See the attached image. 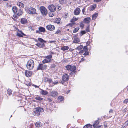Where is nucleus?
I'll use <instances>...</instances> for the list:
<instances>
[{"mask_svg": "<svg viewBox=\"0 0 128 128\" xmlns=\"http://www.w3.org/2000/svg\"><path fill=\"white\" fill-rule=\"evenodd\" d=\"M66 69L68 71H70L71 75H73L76 73V67L74 66H72L70 65H68L65 66Z\"/></svg>", "mask_w": 128, "mask_h": 128, "instance_id": "obj_1", "label": "nucleus"}, {"mask_svg": "<svg viewBox=\"0 0 128 128\" xmlns=\"http://www.w3.org/2000/svg\"><path fill=\"white\" fill-rule=\"evenodd\" d=\"M44 110L42 108L40 107L36 108H35V110L33 112V114L34 116H39L40 115V112H43Z\"/></svg>", "mask_w": 128, "mask_h": 128, "instance_id": "obj_2", "label": "nucleus"}, {"mask_svg": "<svg viewBox=\"0 0 128 128\" xmlns=\"http://www.w3.org/2000/svg\"><path fill=\"white\" fill-rule=\"evenodd\" d=\"M34 63L33 60H29L28 62L26 67L28 69L31 70L34 67Z\"/></svg>", "mask_w": 128, "mask_h": 128, "instance_id": "obj_3", "label": "nucleus"}, {"mask_svg": "<svg viewBox=\"0 0 128 128\" xmlns=\"http://www.w3.org/2000/svg\"><path fill=\"white\" fill-rule=\"evenodd\" d=\"M27 12L29 14H33L36 13V10L34 8L31 7L28 10Z\"/></svg>", "mask_w": 128, "mask_h": 128, "instance_id": "obj_4", "label": "nucleus"}, {"mask_svg": "<svg viewBox=\"0 0 128 128\" xmlns=\"http://www.w3.org/2000/svg\"><path fill=\"white\" fill-rule=\"evenodd\" d=\"M47 66L46 64H40L38 66L37 68V70H44L46 69Z\"/></svg>", "mask_w": 128, "mask_h": 128, "instance_id": "obj_5", "label": "nucleus"}, {"mask_svg": "<svg viewBox=\"0 0 128 128\" xmlns=\"http://www.w3.org/2000/svg\"><path fill=\"white\" fill-rule=\"evenodd\" d=\"M40 10L41 13L43 15H46L47 14V11L44 6H41L40 8Z\"/></svg>", "mask_w": 128, "mask_h": 128, "instance_id": "obj_6", "label": "nucleus"}, {"mask_svg": "<svg viewBox=\"0 0 128 128\" xmlns=\"http://www.w3.org/2000/svg\"><path fill=\"white\" fill-rule=\"evenodd\" d=\"M22 12L21 9H20L18 10L17 13H16L15 16H14V17L16 18H18V16L22 15Z\"/></svg>", "mask_w": 128, "mask_h": 128, "instance_id": "obj_7", "label": "nucleus"}, {"mask_svg": "<svg viewBox=\"0 0 128 128\" xmlns=\"http://www.w3.org/2000/svg\"><path fill=\"white\" fill-rule=\"evenodd\" d=\"M48 8L49 9L51 12H54L56 10V8L53 4L49 5Z\"/></svg>", "mask_w": 128, "mask_h": 128, "instance_id": "obj_8", "label": "nucleus"}, {"mask_svg": "<svg viewBox=\"0 0 128 128\" xmlns=\"http://www.w3.org/2000/svg\"><path fill=\"white\" fill-rule=\"evenodd\" d=\"M69 79L68 75L66 74H64L62 77V80L64 82H66Z\"/></svg>", "mask_w": 128, "mask_h": 128, "instance_id": "obj_9", "label": "nucleus"}, {"mask_svg": "<svg viewBox=\"0 0 128 128\" xmlns=\"http://www.w3.org/2000/svg\"><path fill=\"white\" fill-rule=\"evenodd\" d=\"M46 28L47 30H53L55 29L54 26L51 24L46 26Z\"/></svg>", "mask_w": 128, "mask_h": 128, "instance_id": "obj_10", "label": "nucleus"}, {"mask_svg": "<svg viewBox=\"0 0 128 128\" xmlns=\"http://www.w3.org/2000/svg\"><path fill=\"white\" fill-rule=\"evenodd\" d=\"M80 12V9L77 8H76L74 11V14L75 15H78L79 14Z\"/></svg>", "mask_w": 128, "mask_h": 128, "instance_id": "obj_11", "label": "nucleus"}, {"mask_svg": "<svg viewBox=\"0 0 128 128\" xmlns=\"http://www.w3.org/2000/svg\"><path fill=\"white\" fill-rule=\"evenodd\" d=\"M43 80L45 82H48L49 84L52 82V80L51 78L46 77L44 78Z\"/></svg>", "mask_w": 128, "mask_h": 128, "instance_id": "obj_12", "label": "nucleus"}, {"mask_svg": "<svg viewBox=\"0 0 128 128\" xmlns=\"http://www.w3.org/2000/svg\"><path fill=\"white\" fill-rule=\"evenodd\" d=\"M99 122L98 120H96L94 122L93 126L94 128H100L101 125L99 126H97Z\"/></svg>", "mask_w": 128, "mask_h": 128, "instance_id": "obj_13", "label": "nucleus"}, {"mask_svg": "<svg viewBox=\"0 0 128 128\" xmlns=\"http://www.w3.org/2000/svg\"><path fill=\"white\" fill-rule=\"evenodd\" d=\"M25 74L26 76L30 77L32 74V72L29 71H26L25 72Z\"/></svg>", "mask_w": 128, "mask_h": 128, "instance_id": "obj_14", "label": "nucleus"}, {"mask_svg": "<svg viewBox=\"0 0 128 128\" xmlns=\"http://www.w3.org/2000/svg\"><path fill=\"white\" fill-rule=\"evenodd\" d=\"M36 45L38 46L40 48H43L45 46V44L43 43L38 42L36 44Z\"/></svg>", "mask_w": 128, "mask_h": 128, "instance_id": "obj_15", "label": "nucleus"}, {"mask_svg": "<svg viewBox=\"0 0 128 128\" xmlns=\"http://www.w3.org/2000/svg\"><path fill=\"white\" fill-rule=\"evenodd\" d=\"M90 19L89 17L85 18L84 20V22L86 24H88L90 22Z\"/></svg>", "mask_w": 128, "mask_h": 128, "instance_id": "obj_16", "label": "nucleus"}, {"mask_svg": "<svg viewBox=\"0 0 128 128\" xmlns=\"http://www.w3.org/2000/svg\"><path fill=\"white\" fill-rule=\"evenodd\" d=\"M51 96L53 97H55L58 95L57 92L55 91H52L50 93Z\"/></svg>", "mask_w": 128, "mask_h": 128, "instance_id": "obj_17", "label": "nucleus"}, {"mask_svg": "<svg viewBox=\"0 0 128 128\" xmlns=\"http://www.w3.org/2000/svg\"><path fill=\"white\" fill-rule=\"evenodd\" d=\"M20 22L22 24H24L28 22L27 20L25 18H22L21 19Z\"/></svg>", "mask_w": 128, "mask_h": 128, "instance_id": "obj_18", "label": "nucleus"}, {"mask_svg": "<svg viewBox=\"0 0 128 128\" xmlns=\"http://www.w3.org/2000/svg\"><path fill=\"white\" fill-rule=\"evenodd\" d=\"M40 93L42 95H45L48 94V92L46 91H45L41 89Z\"/></svg>", "mask_w": 128, "mask_h": 128, "instance_id": "obj_19", "label": "nucleus"}, {"mask_svg": "<svg viewBox=\"0 0 128 128\" xmlns=\"http://www.w3.org/2000/svg\"><path fill=\"white\" fill-rule=\"evenodd\" d=\"M80 42L79 39L78 38H76L74 39L73 42L75 43H78Z\"/></svg>", "mask_w": 128, "mask_h": 128, "instance_id": "obj_20", "label": "nucleus"}, {"mask_svg": "<svg viewBox=\"0 0 128 128\" xmlns=\"http://www.w3.org/2000/svg\"><path fill=\"white\" fill-rule=\"evenodd\" d=\"M17 5L20 8H22L24 7V4L20 2H17Z\"/></svg>", "mask_w": 128, "mask_h": 128, "instance_id": "obj_21", "label": "nucleus"}, {"mask_svg": "<svg viewBox=\"0 0 128 128\" xmlns=\"http://www.w3.org/2000/svg\"><path fill=\"white\" fill-rule=\"evenodd\" d=\"M35 125L37 128H40L42 126L41 123L39 122H37L36 123Z\"/></svg>", "mask_w": 128, "mask_h": 128, "instance_id": "obj_22", "label": "nucleus"}, {"mask_svg": "<svg viewBox=\"0 0 128 128\" xmlns=\"http://www.w3.org/2000/svg\"><path fill=\"white\" fill-rule=\"evenodd\" d=\"M92 125L88 124L85 125L84 126L83 128H92Z\"/></svg>", "mask_w": 128, "mask_h": 128, "instance_id": "obj_23", "label": "nucleus"}, {"mask_svg": "<svg viewBox=\"0 0 128 128\" xmlns=\"http://www.w3.org/2000/svg\"><path fill=\"white\" fill-rule=\"evenodd\" d=\"M51 60H48L46 58L42 62L43 64H45L46 63L50 62Z\"/></svg>", "mask_w": 128, "mask_h": 128, "instance_id": "obj_24", "label": "nucleus"}, {"mask_svg": "<svg viewBox=\"0 0 128 128\" xmlns=\"http://www.w3.org/2000/svg\"><path fill=\"white\" fill-rule=\"evenodd\" d=\"M59 2L60 4H66L67 1L66 0H59Z\"/></svg>", "mask_w": 128, "mask_h": 128, "instance_id": "obj_25", "label": "nucleus"}, {"mask_svg": "<svg viewBox=\"0 0 128 128\" xmlns=\"http://www.w3.org/2000/svg\"><path fill=\"white\" fill-rule=\"evenodd\" d=\"M12 10L14 13L15 14L17 13L18 9L16 6H13L12 8Z\"/></svg>", "mask_w": 128, "mask_h": 128, "instance_id": "obj_26", "label": "nucleus"}, {"mask_svg": "<svg viewBox=\"0 0 128 128\" xmlns=\"http://www.w3.org/2000/svg\"><path fill=\"white\" fill-rule=\"evenodd\" d=\"M96 4H94L91 6L90 9H89L90 10H93L96 8Z\"/></svg>", "mask_w": 128, "mask_h": 128, "instance_id": "obj_27", "label": "nucleus"}, {"mask_svg": "<svg viewBox=\"0 0 128 128\" xmlns=\"http://www.w3.org/2000/svg\"><path fill=\"white\" fill-rule=\"evenodd\" d=\"M69 48V47L68 46H64L61 48V50L63 51H65L68 50Z\"/></svg>", "mask_w": 128, "mask_h": 128, "instance_id": "obj_28", "label": "nucleus"}, {"mask_svg": "<svg viewBox=\"0 0 128 128\" xmlns=\"http://www.w3.org/2000/svg\"><path fill=\"white\" fill-rule=\"evenodd\" d=\"M98 14L96 13L93 14L92 16V20H94L98 16Z\"/></svg>", "mask_w": 128, "mask_h": 128, "instance_id": "obj_29", "label": "nucleus"}, {"mask_svg": "<svg viewBox=\"0 0 128 128\" xmlns=\"http://www.w3.org/2000/svg\"><path fill=\"white\" fill-rule=\"evenodd\" d=\"M39 30L41 32H44L45 31V28L42 27H40L38 28Z\"/></svg>", "mask_w": 128, "mask_h": 128, "instance_id": "obj_30", "label": "nucleus"}, {"mask_svg": "<svg viewBox=\"0 0 128 128\" xmlns=\"http://www.w3.org/2000/svg\"><path fill=\"white\" fill-rule=\"evenodd\" d=\"M35 99L37 100L41 101L43 100V98L40 97L39 96H37L35 97Z\"/></svg>", "mask_w": 128, "mask_h": 128, "instance_id": "obj_31", "label": "nucleus"}, {"mask_svg": "<svg viewBox=\"0 0 128 128\" xmlns=\"http://www.w3.org/2000/svg\"><path fill=\"white\" fill-rule=\"evenodd\" d=\"M78 18L74 17L70 21L71 22H74L77 20Z\"/></svg>", "mask_w": 128, "mask_h": 128, "instance_id": "obj_32", "label": "nucleus"}, {"mask_svg": "<svg viewBox=\"0 0 128 128\" xmlns=\"http://www.w3.org/2000/svg\"><path fill=\"white\" fill-rule=\"evenodd\" d=\"M12 91L10 89H8L7 90V94H8L9 95L12 94Z\"/></svg>", "mask_w": 128, "mask_h": 128, "instance_id": "obj_33", "label": "nucleus"}, {"mask_svg": "<svg viewBox=\"0 0 128 128\" xmlns=\"http://www.w3.org/2000/svg\"><path fill=\"white\" fill-rule=\"evenodd\" d=\"M52 58V55H50L48 56H45V58H46L48 60H51V59Z\"/></svg>", "mask_w": 128, "mask_h": 128, "instance_id": "obj_34", "label": "nucleus"}, {"mask_svg": "<svg viewBox=\"0 0 128 128\" xmlns=\"http://www.w3.org/2000/svg\"><path fill=\"white\" fill-rule=\"evenodd\" d=\"M15 29H16V31L18 32H20V33H21L22 34H23L24 36H26V35L25 34H24V33H23L22 32V31H21L18 28H17L16 27H15Z\"/></svg>", "mask_w": 128, "mask_h": 128, "instance_id": "obj_35", "label": "nucleus"}, {"mask_svg": "<svg viewBox=\"0 0 128 128\" xmlns=\"http://www.w3.org/2000/svg\"><path fill=\"white\" fill-rule=\"evenodd\" d=\"M60 18H57L56 19L55 22L56 23L59 24L60 22Z\"/></svg>", "mask_w": 128, "mask_h": 128, "instance_id": "obj_36", "label": "nucleus"}, {"mask_svg": "<svg viewBox=\"0 0 128 128\" xmlns=\"http://www.w3.org/2000/svg\"><path fill=\"white\" fill-rule=\"evenodd\" d=\"M38 40L41 42L42 43L46 42L41 38H38Z\"/></svg>", "mask_w": 128, "mask_h": 128, "instance_id": "obj_37", "label": "nucleus"}, {"mask_svg": "<svg viewBox=\"0 0 128 128\" xmlns=\"http://www.w3.org/2000/svg\"><path fill=\"white\" fill-rule=\"evenodd\" d=\"M16 36H18L19 37H23V36L24 35L20 32L19 33L18 32L16 34Z\"/></svg>", "mask_w": 128, "mask_h": 128, "instance_id": "obj_38", "label": "nucleus"}, {"mask_svg": "<svg viewBox=\"0 0 128 128\" xmlns=\"http://www.w3.org/2000/svg\"><path fill=\"white\" fill-rule=\"evenodd\" d=\"M61 32V30H60L58 29L56 32L55 34H60Z\"/></svg>", "mask_w": 128, "mask_h": 128, "instance_id": "obj_39", "label": "nucleus"}, {"mask_svg": "<svg viewBox=\"0 0 128 128\" xmlns=\"http://www.w3.org/2000/svg\"><path fill=\"white\" fill-rule=\"evenodd\" d=\"M79 28H74L73 31V33H75L78 32L79 30Z\"/></svg>", "mask_w": 128, "mask_h": 128, "instance_id": "obj_40", "label": "nucleus"}, {"mask_svg": "<svg viewBox=\"0 0 128 128\" xmlns=\"http://www.w3.org/2000/svg\"><path fill=\"white\" fill-rule=\"evenodd\" d=\"M85 52H87L88 51V49L87 46H84L83 48V50Z\"/></svg>", "mask_w": 128, "mask_h": 128, "instance_id": "obj_41", "label": "nucleus"}, {"mask_svg": "<svg viewBox=\"0 0 128 128\" xmlns=\"http://www.w3.org/2000/svg\"><path fill=\"white\" fill-rule=\"evenodd\" d=\"M83 48V46L82 45H80L78 46L76 48V49L78 50H80L82 49Z\"/></svg>", "mask_w": 128, "mask_h": 128, "instance_id": "obj_42", "label": "nucleus"}, {"mask_svg": "<svg viewBox=\"0 0 128 128\" xmlns=\"http://www.w3.org/2000/svg\"><path fill=\"white\" fill-rule=\"evenodd\" d=\"M58 98L61 101H63L64 100L63 97V96H60L59 97H58Z\"/></svg>", "mask_w": 128, "mask_h": 128, "instance_id": "obj_43", "label": "nucleus"}, {"mask_svg": "<svg viewBox=\"0 0 128 128\" xmlns=\"http://www.w3.org/2000/svg\"><path fill=\"white\" fill-rule=\"evenodd\" d=\"M52 82L53 84L54 85L57 84H58V81L56 80L55 81L53 82Z\"/></svg>", "mask_w": 128, "mask_h": 128, "instance_id": "obj_44", "label": "nucleus"}, {"mask_svg": "<svg viewBox=\"0 0 128 128\" xmlns=\"http://www.w3.org/2000/svg\"><path fill=\"white\" fill-rule=\"evenodd\" d=\"M89 25L88 26L86 27V30L87 32H89L90 31V28H89Z\"/></svg>", "mask_w": 128, "mask_h": 128, "instance_id": "obj_45", "label": "nucleus"}, {"mask_svg": "<svg viewBox=\"0 0 128 128\" xmlns=\"http://www.w3.org/2000/svg\"><path fill=\"white\" fill-rule=\"evenodd\" d=\"M128 102V98L125 99L123 102V103L125 104H127Z\"/></svg>", "mask_w": 128, "mask_h": 128, "instance_id": "obj_46", "label": "nucleus"}, {"mask_svg": "<svg viewBox=\"0 0 128 128\" xmlns=\"http://www.w3.org/2000/svg\"><path fill=\"white\" fill-rule=\"evenodd\" d=\"M54 12H51L49 14V16L50 17H52L54 15Z\"/></svg>", "mask_w": 128, "mask_h": 128, "instance_id": "obj_47", "label": "nucleus"}, {"mask_svg": "<svg viewBox=\"0 0 128 128\" xmlns=\"http://www.w3.org/2000/svg\"><path fill=\"white\" fill-rule=\"evenodd\" d=\"M89 53L88 52V51L86 52H85L84 53V56H86V55H89Z\"/></svg>", "mask_w": 128, "mask_h": 128, "instance_id": "obj_48", "label": "nucleus"}, {"mask_svg": "<svg viewBox=\"0 0 128 128\" xmlns=\"http://www.w3.org/2000/svg\"><path fill=\"white\" fill-rule=\"evenodd\" d=\"M80 26L82 28H83L84 26V24L82 22H80Z\"/></svg>", "mask_w": 128, "mask_h": 128, "instance_id": "obj_49", "label": "nucleus"}, {"mask_svg": "<svg viewBox=\"0 0 128 128\" xmlns=\"http://www.w3.org/2000/svg\"><path fill=\"white\" fill-rule=\"evenodd\" d=\"M102 0H94V2H98L101 1Z\"/></svg>", "mask_w": 128, "mask_h": 128, "instance_id": "obj_50", "label": "nucleus"}, {"mask_svg": "<svg viewBox=\"0 0 128 128\" xmlns=\"http://www.w3.org/2000/svg\"><path fill=\"white\" fill-rule=\"evenodd\" d=\"M85 8H84L82 10V12L83 14H84V12H85Z\"/></svg>", "mask_w": 128, "mask_h": 128, "instance_id": "obj_51", "label": "nucleus"}, {"mask_svg": "<svg viewBox=\"0 0 128 128\" xmlns=\"http://www.w3.org/2000/svg\"><path fill=\"white\" fill-rule=\"evenodd\" d=\"M86 32L84 30L82 31L81 32V33L82 34H85Z\"/></svg>", "mask_w": 128, "mask_h": 128, "instance_id": "obj_52", "label": "nucleus"}, {"mask_svg": "<svg viewBox=\"0 0 128 128\" xmlns=\"http://www.w3.org/2000/svg\"><path fill=\"white\" fill-rule=\"evenodd\" d=\"M56 42V41L55 40L50 41L49 42V43H55V42Z\"/></svg>", "mask_w": 128, "mask_h": 128, "instance_id": "obj_53", "label": "nucleus"}, {"mask_svg": "<svg viewBox=\"0 0 128 128\" xmlns=\"http://www.w3.org/2000/svg\"><path fill=\"white\" fill-rule=\"evenodd\" d=\"M84 51L83 50H81L80 51V52H79V53L81 54Z\"/></svg>", "mask_w": 128, "mask_h": 128, "instance_id": "obj_54", "label": "nucleus"}, {"mask_svg": "<svg viewBox=\"0 0 128 128\" xmlns=\"http://www.w3.org/2000/svg\"><path fill=\"white\" fill-rule=\"evenodd\" d=\"M112 112H113L112 110V109H110V110L109 111V112L110 113H112Z\"/></svg>", "mask_w": 128, "mask_h": 128, "instance_id": "obj_55", "label": "nucleus"}, {"mask_svg": "<svg viewBox=\"0 0 128 128\" xmlns=\"http://www.w3.org/2000/svg\"><path fill=\"white\" fill-rule=\"evenodd\" d=\"M72 23L71 24L72 25H74L76 24L75 22H72Z\"/></svg>", "mask_w": 128, "mask_h": 128, "instance_id": "obj_56", "label": "nucleus"}, {"mask_svg": "<svg viewBox=\"0 0 128 128\" xmlns=\"http://www.w3.org/2000/svg\"><path fill=\"white\" fill-rule=\"evenodd\" d=\"M58 9L59 10H60L61 9V7L60 6H58Z\"/></svg>", "mask_w": 128, "mask_h": 128, "instance_id": "obj_57", "label": "nucleus"}, {"mask_svg": "<svg viewBox=\"0 0 128 128\" xmlns=\"http://www.w3.org/2000/svg\"><path fill=\"white\" fill-rule=\"evenodd\" d=\"M50 54H51L50 55H52V54H54V52H50Z\"/></svg>", "mask_w": 128, "mask_h": 128, "instance_id": "obj_58", "label": "nucleus"}, {"mask_svg": "<svg viewBox=\"0 0 128 128\" xmlns=\"http://www.w3.org/2000/svg\"><path fill=\"white\" fill-rule=\"evenodd\" d=\"M48 101L50 102H52V100L50 98H48Z\"/></svg>", "mask_w": 128, "mask_h": 128, "instance_id": "obj_59", "label": "nucleus"}, {"mask_svg": "<svg viewBox=\"0 0 128 128\" xmlns=\"http://www.w3.org/2000/svg\"><path fill=\"white\" fill-rule=\"evenodd\" d=\"M39 30H36V33H39Z\"/></svg>", "mask_w": 128, "mask_h": 128, "instance_id": "obj_60", "label": "nucleus"}, {"mask_svg": "<svg viewBox=\"0 0 128 128\" xmlns=\"http://www.w3.org/2000/svg\"><path fill=\"white\" fill-rule=\"evenodd\" d=\"M74 49H71V50L72 51H73V50H74Z\"/></svg>", "mask_w": 128, "mask_h": 128, "instance_id": "obj_61", "label": "nucleus"}, {"mask_svg": "<svg viewBox=\"0 0 128 128\" xmlns=\"http://www.w3.org/2000/svg\"><path fill=\"white\" fill-rule=\"evenodd\" d=\"M3 0L4 1H8V0Z\"/></svg>", "mask_w": 128, "mask_h": 128, "instance_id": "obj_62", "label": "nucleus"}, {"mask_svg": "<svg viewBox=\"0 0 128 128\" xmlns=\"http://www.w3.org/2000/svg\"><path fill=\"white\" fill-rule=\"evenodd\" d=\"M69 92H68V91H67V92H66L67 93V94H68V93Z\"/></svg>", "mask_w": 128, "mask_h": 128, "instance_id": "obj_63", "label": "nucleus"}, {"mask_svg": "<svg viewBox=\"0 0 128 128\" xmlns=\"http://www.w3.org/2000/svg\"><path fill=\"white\" fill-rule=\"evenodd\" d=\"M35 86L36 87H38V86Z\"/></svg>", "mask_w": 128, "mask_h": 128, "instance_id": "obj_64", "label": "nucleus"}]
</instances>
